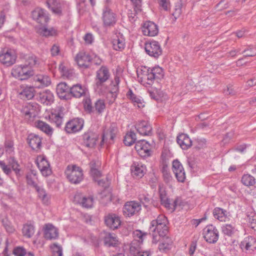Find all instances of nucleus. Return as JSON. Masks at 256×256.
Returning a JSON list of instances; mask_svg holds the SVG:
<instances>
[{"label":"nucleus","mask_w":256,"mask_h":256,"mask_svg":"<svg viewBox=\"0 0 256 256\" xmlns=\"http://www.w3.org/2000/svg\"><path fill=\"white\" fill-rule=\"evenodd\" d=\"M106 82L94 80V91L99 95H104L107 94V98H110L111 96L110 94V88L106 84Z\"/></svg>","instance_id":"nucleus-24"},{"label":"nucleus","mask_w":256,"mask_h":256,"mask_svg":"<svg viewBox=\"0 0 256 256\" xmlns=\"http://www.w3.org/2000/svg\"><path fill=\"white\" fill-rule=\"evenodd\" d=\"M137 132L142 136H148L152 134V127L146 120L138 121L135 125Z\"/></svg>","instance_id":"nucleus-26"},{"label":"nucleus","mask_w":256,"mask_h":256,"mask_svg":"<svg viewBox=\"0 0 256 256\" xmlns=\"http://www.w3.org/2000/svg\"><path fill=\"white\" fill-rule=\"evenodd\" d=\"M146 232H143L140 230H136L133 232V236L134 239L139 242H142L144 237L146 236Z\"/></svg>","instance_id":"nucleus-58"},{"label":"nucleus","mask_w":256,"mask_h":256,"mask_svg":"<svg viewBox=\"0 0 256 256\" xmlns=\"http://www.w3.org/2000/svg\"><path fill=\"white\" fill-rule=\"evenodd\" d=\"M168 224L166 217L164 214H160L150 222V228L152 232H156L160 236H164L168 232Z\"/></svg>","instance_id":"nucleus-2"},{"label":"nucleus","mask_w":256,"mask_h":256,"mask_svg":"<svg viewBox=\"0 0 256 256\" xmlns=\"http://www.w3.org/2000/svg\"><path fill=\"white\" fill-rule=\"evenodd\" d=\"M6 151L10 154L13 152L14 150V142L10 140H6L4 144Z\"/></svg>","instance_id":"nucleus-60"},{"label":"nucleus","mask_w":256,"mask_h":256,"mask_svg":"<svg viewBox=\"0 0 256 256\" xmlns=\"http://www.w3.org/2000/svg\"><path fill=\"white\" fill-rule=\"evenodd\" d=\"M35 92L34 86L24 84L21 85L18 90L20 98L24 100L32 99L34 96Z\"/></svg>","instance_id":"nucleus-20"},{"label":"nucleus","mask_w":256,"mask_h":256,"mask_svg":"<svg viewBox=\"0 0 256 256\" xmlns=\"http://www.w3.org/2000/svg\"><path fill=\"white\" fill-rule=\"evenodd\" d=\"M120 82V78L116 75L114 80L111 82L110 87V94L111 96V100H110V102L112 103L117 97L118 93L119 90V84Z\"/></svg>","instance_id":"nucleus-29"},{"label":"nucleus","mask_w":256,"mask_h":256,"mask_svg":"<svg viewBox=\"0 0 256 256\" xmlns=\"http://www.w3.org/2000/svg\"><path fill=\"white\" fill-rule=\"evenodd\" d=\"M236 231L237 230L235 226L232 224H226L222 226V234L228 236H233Z\"/></svg>","instance_id":"nucleus-48"},{"label":"nucleus","mask_w":256,"mask_h":256,"mask_svg":"<svg viewBox=\"0 0 256 256\" xmlns=\"http://www.w3.org/2000/svg\"><path fill=\"white\" fill-rule=\"evenodd\" d=\"M162 238L160 240L158 245V250L162 252H166L171 249L172 246V240L168 236H162Z\"/></svg>","instance_id":"nucleus-39"},{"label":"nucleus","mask_w":256,"mask_h":256,"mask_svg":"<svg viewBox=\"0 0 256 256\" xmlns=\"http://www.w3.org/2000/svg\"><path fill=\"white\" fill-rule=\"evenodd\" d=\"M66 174L70 182L73 184H78L83 179V174L82 169L76 166H68Z\"/></svg>","instance_id":"nucleus-5"},{"label":"nucleus","mask_w":256,"mask_h":256,"mask_svg":"<svg viewBox=\"0 0 256 256\" xmlns=\"http://www.w3.org/2000/svg\"><path fill=\"white\" fill-rule=\"evenodd\" d=\"M132 170L134 175L138 178H142L146 174V169L144 164L140 162H137L133 163Z\"/></svg>","instance_id":"nucleus-38"},{"label":"nucleus","mask_w":256,"mask_h":256,"mask_svg":"<svg viewBox=\"0 0 256 256\" xmlns=\"http://www.w3.org/2000/svg\"><path fill=\"white\" fill-rule=\"evenodd\" d=\"M161 172L162 174V177L164 180L167 184H170L173 178L168 169V166L166 164H163Z\"/></svg>","instance_id":"nucleus-46"},{"label":"nucleus","mask_w":256,"mask_h":256,"mask_svg":"<svg viewBox=\"0 0 256 256\" xmlns=\"http://www.w3.org/2000/svg\"><path fill=\"white\" fill-rule=\"evenodd\" d=\"M106 108L104 100L102 99L98 100L94 103V108L99 114H102Z\"/></svg>","instance_id":"nucleus-52"},{"label":"nucleus","mask_w":256,"mask_h":256,"mask_svg":"<svg viewBox=\"0 0 256 256\" xmlns=\"http://www.w3.org/2000/svg\"><path fill=\"white\" fill-rule=\"evenodd\" d=\"M86 88L80 84L74 85L70 88V94L75 98H80L85 96L86 92Z\"/></svg>","instance_id":"nucleus-40"},{"label":"nucleus","mask_w":256,"mask_h":256,"mask_svg":"<svg viewBox=\"0 0 256 256\" xmlns=\"http://www.w3.org/2000/svg\"><path fill=\"white\" fill-rule=\"evenodd\" d=\"M135 148L139 155L142 157H146L150 155V145L144 140L137 142L135 145Z\"/></svg>","instance_id":"nucleus-22"},{"label":"nucleus","mask_w":256,"mask_h":256,"mask_svg":"<svg viewBox=\"0 0 256 256\" xmlns=\"http://www.w3.org/2000/svg\"><path fill=\"white\" fill-rule=\"evenodd\" d=\"M113 48L116 50L121 51L125 46V39L122 34L119 33L116 34L112 40Z\"/></svg>","instance_id":"nucleus-34"},{"label":"nucleus","mask_w":256,"mask_h":256,"mask_svg":"<svg viewBox=\"0 0 256 256\" xmlns=\"http://www.w3.org/2000/svg\"><path fill=\"white\" fill-rule=\"evenodd\" d=\"M202 234L204 240L208 243H216L219 237V232L213 225L207 226L204 230Z\"/></svg>","instance_id":"nucleus-10"},{"label":"nucleus","mask_w":256,"mask_h":256,"mask_svg":"<svg viewBox=\"0 0 256 256\" xmlns=\"http://www.w3.org/2000/svg\"><path fill=\"white\" fill-rule=\"evenodd\" d=\"M38 100L44 105H50L54 101V96L50 90H46L38 94Z\"/></svg>","instance_id":"nucleus-27"},{"label":"nucleus","mask_w":256,"mask_h":256,"mask_svg":"<svg viewBox=\"0 0 256 256\" xmlns=\"http://www.w3.org/2000/svg\"><path fill=\"white\" fill-rule=\"evenodd\" d=\"M54 256H62V248L56 244H54L50 246Z\"/></svg>","instance_id":"nucleus-57"},{"label":"nucleus","mask_w":256,"mask_h":256,"mask_svg":"<svg viewBox=\"0 0 256 256\" xmlns=\"http://www.w3.org/2000/svg\"><path fill=\"white\" fill-rule=\"evenodd\" d=\"M118 132V129L115 123H112L106 126L104 130L101 145L104 144H113Z\"/></svg>","instance_id":"nucleus-3"},{"label":"nucleus","mask_w":256,"mask_h":256,"mask_svg":"<svg viewBox=\"0 0 256 256\" xmlns=\"http://www.w3.org/2000/svg\"><path fill=\"white\" fill-rule=\"evenodd\" d=\"M228 212L225 210L216 207L212 212L214 218L221 222H226L229 220Z\"/></svg>","instance_id":"nucleus-32"},{"label":"nucleus","mask_w":256,"mask_h":256,"mask_svg":"<svg viewBox=\"0 0 256 256\" xmlns=\"http://www.w3.org/2000/svg\"><path fill=\"white\" fill-rule=\"evenodd\" d=\"M13 254L16 256H24L26 254V250L22 246H17L14 248Z\"/></svg>","instance_id":"nucleus-59"},{"label":"nucleus","mask_w":256,"mask_h":256,"mask_svg":"<svg viewBox=\"0 0 256 256\" xmlns=\"http://www.w3.org/2000/svg\"><path fill=\"white\" fill-rule=\"evenodd\" d=\"M36 32L40 36L45 37L56 36L57 30L53 28H48L45 26H40L36 28Z\"/></svg>","instance_id":"nucleus-42"},{"label":"nucleus","mask_w":256,"mask_h":256,"mask_svg":"<svg viewBox=\"0 0 256 256\" xmlns=\"http://www.w3.org/2000/svg\"><path fill=\"white\" fill-rule=\"evenodd\" d=\"M84 40L86 44H90L94 41V36L91 33H87L84 35Z\"/></svg>","instance_id":"nucleus-61"},{"label":"nucleus","mask_w":256,"mask_h":256,"mask_svg":"<svg viewBox=\"0 0 256 256\" xmlns=\"http://www.w3.org/2000/svg\"><path fill=\"white\" fill-rule=\"evenodd\" d=\"M110 76L108 68L106 66H102L96 72L94 80L107 82Z\"/></svg>","instance_id":"nucleus-30"},{"label":"nucleus","mask_w":256,"mask_h":256,"mask_svg":"<svg viewBox=\"0 0 256 256\" xmlns=\"http://www.w3.org/2000/svg\"><path fill=\"white\" fill-rule=\"evenodd\" d=\"M38 198L41 200L42 202L46 205H48L50 203V196L46 194V190L40 186L36 187V188Z\"/></svg>","instance_id":"nucleus-47"},{"label":"nucleus","mask_w":256,"mask_h":256,"mask_svg":"<svg viewBox=\"0 0 256 256\" xmlns=\"http://www.w3.org/2000/svg\"><path fill=\"white\" fill-rule=\"evenodd\" d=\"M40 63L39 59L35 56L32 55L29 56L26 60V64L28 67L32 68L38 65Z\"/></svg>","instance_id":"nucleus-54"},{"label":"nucleus","mask_w":256,"mask_h":256,"mask_svg":"<svg viewBox=\"0 0 256 256\" xmlns=\"http://www.w3.org/2000/svg\"><path fill=\"white\" fill-rule=\"evenodd\" d=\"M141 210V205L134 201L126 203L123 208L124 214L126 216H131L137 214Z\"/></svg>","instance_id":"nucleus-17"},{"label":"nucleus","mask_w":256,"mask_h":256,"mask_svg":"<svg viewBox=\"0 0 256 256\" xmlns=\"http://www.w3.org/2000/svg\"><path fill=\"white\" fill-rule=\"evenodd\" d=\"M136 134L133 132H130L125 136L124 142L127 146H130L136 141Z\"/></svg>","instance_id":"nucleus-50"},{"label":"nucleus","mask_w":256,"mask_h":256,"mask_svg":"<svg viewBox=\"0 0 256 256\" xmlns=\"http://www.w3.org/2000/svg\"><path fill=\"white\" fill-rule=\"evenodd\" d=\"M176 141L178 144L183 150H187L192 145V142L189 136L184 134H179L177 136Z\"/></svg>","instance_id":"nucleus-37"},{"label":"nucleus","mask_w":256,"mask_h":256,"mask_svg":"<svg viewBox=\"0 0 256 256\" xmlns=\"http://www.w3.org/2000/svg\"><path fill=\"white\" fill-rule=\"evenodd\" d=\"M76 60L80 67L86 68L90 66L92 58L88 53L81 51L76 54Z\"/></svg>","instance_id":"nucleus-14"},{"label":"nucleus","mask_w":256,"mask_h":256,"mask_svg":"<svg viewBox=\"0 0 256 256\" xmlns=\"http://www.w3.org/2000/svg\"><path fill=\"white\" fill-rule=\"evenodd\" d=\"M104 244L108 246H116L118 245V240L117 236L114 234H106L104 238Z\"/></svg>","instance_id":"nucleus-43"},{"label":"nucleus","mask_w":256,"mask_h":256,"mask_svg":"<svg viewBox=\"0 0 256 256\" xmlns=\"http://www.w3.org/2000/svg\"><path fill=\"white\" fill-rule=\"evenodd\" d=\"M74 201L84 208H90L94 204V198L92 196H84L81 194H76L74 196Z\"/></svg>","instance_id":"nucleus-23"},{"label":"nucleus","mask_w":256,"mask_h":256,"mask_svg":"<svg viewBox=\"0 0 256 256\" xmlns=\"http://www.w3.org/2000/svg\"><path fill=\"white\" fill-rule=\"evenodd\" d=\"M16 58V52L14 50L5 48L0 52V62L7 66L14 64Z\"/></svg>","instance_id":"nucleus-7"},{"label":"nucleus","mask_w":256,"mask_h":256,"mask_svg":"<svg viewBox=\"0 0 256 256\" xmlns=\"http://www.w3.org/2000/svg\"><path fill=\"white\" fill-rule=\"evenodd\" d=\"M58 229L52 224H46L44 228V236L46 239H56L58 237Z\"/></svg>","instance_id":"nucleus-33"},{"label":"nucleus","mask_w":256,"mask_h":256,"mask_svg":"<svg viewBox=\"0 0 256 256\" xmlns=\"http://www.w3.org/2000/svg\"><path fill=\"white\" fill-rule=\"evenodd\" d=\"M40 111L37 104H28L23 106L20 112L22 116L27 121H32L38 114Z\"/></svg>","instance_id":"nucleus-6"},{"label":"nucleus","mask_w":256,"mask_h":256,"mask_svg":"<svg viewBox=\"0 0 256 256\" xmlns=\"http://www.w3.org/2000/svg\"><path fill=\"white\" fill-rule=\"evenodd\" d=\"M137 74L142 84L145 86L152 85L155 80H160L164 76L163 70L160 66L152 68L144 66L137 70Z\"/></svg>","instance_id":"nucleus-1"},{"label":"nucleus","mask_w":256,"mask_h":256,"mask_svg":"<svg viewBox=\"0 0 256 256\" xmlns=\"http://www.w3.org/2000/svg\"><path fill=\"white\" fill-rule=\"evenodd\" d=\"M240 246L242 250L251 254L256 249V239L252 236L246 237L241 242Z\"/></svg>","instance_id":"nucleus-19"},{"label":"nucleus","mask_w":256,"mask_h":256,"mask_svg":"<svg viewBox=\"0 0 256 256\" xmlns=\"http://www.w3.org/2000/svg\"><path fill=\"white\" fill-rule=\"evenodd\" d=\"M70 88L66 82H60L57 85L56 92L58 96L62 99H66L70 93Z\"/></svg>","instance_id":"nucleus-41"},{"label":"nucleus","mask_w":256,"mask_h":256,"mask_svg":"<svg viewBox=\"0 0 256 256\" xmlns=\"http://www.w3.org/2000/svg\"><path fill=\"white\" fill-rule=\"evenodd\" d=\"M36 126L48 136L52 135L53 128L47 123L41 120L36 122Z\"/></svg>","instance_id":"nucleus-44"},{"label":"nucleus","mask_w":256,"mask_h":256,"mask_svg":"<svg viewBox=\"0 0 256 256\" xmlns=\"http://www.w3.org/2000/svg\"><path fill=\"white\" fill-rule=\"evenodd\" d=\"M33 79L36 87L38 88L48 86L51 83L50 78L47 75L37 74Z\"/></svg>","instance_id":"nucleus-31"},{"label":"nucleus","mask_w":256,"mask_h":256,"mask_svg":"<svg viewBox=\"0 0 256 256\" xmlns=\"http://www.w3.org/2000/svg\"><path fill=\"white\" fill-rule=\"evenodd\" d=\"M27 142L32 150L39 149L42 146V138L36 134H30L28 136Z\"/></svg>","instance_id":"nucleus-35"},{"label":"nucleus","mask_w":256,"mask_h":256,"mask_svg":"<svg viewBox=\"0 0 256 256\" xmlns=\"http://www.w3.org/2000/svg\"><path fill=\"white\" fill-rule=\"evenodd\" d=\"M64 108L62 106H57L52 109L48 115V120L54 124L58 128H60L64 122Z\"/></svg>","instance_id":"nucleus-8"},{"label":"nucleus","mask_w":256,"mask_h":256,"mask_svg":"<svg viewBox=\"0 0 256 256\" xmlns=\"http://www.w3.org/2000/svg\"><path fill=\"white\" fill-rule=\"evenodd\" d=\"M12 74L20 80H26L33 76L34 71L26 64L18 65L12 69Z\"/></svg>","instance_id":"nucleus-4"},{"label":"nucleus","mask_w":256,"mask_h":256,"mask_svg":"<svg viewBox=\"0 0 256 256\" xmlns=\"http://www.w3.org/2000/svg\"><path fill=\"white\" fill-rule=\"evenodd\" d=\"M159 196L161 204L168 210L173 211L175 206L170 203V199L167 196L165 188L162 185L158 186Z\"/></svg>","instance_id":"nucleus-25"},{"label":"nucleus","mask_w":256,"mask_h":256,"mask_svg":"<svg viewBox=\"0 0 256 256\" xmlns=\"http://www.w3.org/2000/svg\"><path fill=\"white\" fill-rule=\"evenodd\" d=\"M144 35L148 36H154L158 33V27L154 22L146 21L143 23L142 26Z\"/></svg>","instance_id":"nucleus-15"},{"label":"nucleus","mask_w":256,"mask_h":256,"mask_svg":"<svg viewBox=\"0 0 256 256\" xmlns=\"http://www.w3.org/2000/svg\"><path fill=\"white\" fill-rule=\"evenodd\" d=\"M46 4L48 8L52 12L57 15H60L62 12L63 4L57 0H46Z\"/></svg>","instance_id":"nucleus-36"},{"label":"nucleus","mask_w":256,"mask_h":256,"mask_svg":"<svg viewBox=\"0 0 256 256\" xmlns=\"http://www.w3.org/2000/svg\"><path fill=\"white\" fill-rule=\"evenodd\" d=\"M2 223L5 230L8 233L12 234L15 232V228L7 218L2 219Z\"/></svg>","instance_id":"nucleus-56"},{"label":"nucleus","mask_w":256,"mask_h":256,"mask_svg":"<svg viewBox=\"0 0 256 256\" xmlns=\"http://www.w3.org/2000/svg\"><path fill=\"white\" fill-rule=\"evenodd\" d=\"M58 69L61 75L64 78H71L74 76V70L68 68V67L65 65L64 63H61L59 65Z\"/></svg>","instance_id":"nucleus-45"},{"label":"nucleus","mask_w":256,"mask_h":256,"mask_svg":"<svg viewBox=\"0 0 256 256\" xmlns=\"http://www.w3.org/2000/svg\"><path fill=\"white\" fill-rule=\"evenodd\" d=\"M241 182L244 186H253L256 184V179L252 176L246 174L242 176Z\"/></svg>","instance_id":"nucleus-51"},{"label":"nucleus","mask_w":256,"mask_h":256,"mask_svg":"<svg viewBox=\"0 0 256 256\" xmlns=\"http://www.w3.org/2000/svg\"><path fill=\"white\" fill-rule=\"evenodd\" d=\"M84 126V120L81 118H74L68 122L65 126L66 132L71 134L81 130Z\"/></svg>","instance_id":"nucleus-18"},{"label":"nucleus","mask_w":256,"mask_h":256,"mask_svg":"<svg viewBox=\"0 0 256 256\" xmlns=\"http://www.w3.org/2000/svg\"><path fill=\"white\" fill-rule=\"evenodd\" d=\"M36 164L43 176H48L51 174L52 172L50 164L44 156H38L36 158Z\"/></svg>","instance_id":"nucleus-13"},{"label":"nucleus","mask_w":256,"mask_h":256,"mask_svg":"<svg viewBox=\"0 0 256 256\" xmlns=\"http://www.w3.org/2000/svg\"><path fill=\"white\" fill-rule=\"evenodd\" d=\"M32 15L34 20L42 24L47 23L50 19L46 12L40 8H35L32 12Z\"/></svg>","instance_id":"nucleus-21"},{"label":"nucleus","mask_w":256,"mask_h":256,"mask_svg":"<svg viewBox=\"0 0 256 256\" xmlns=\"http://www.w3.org/2000/svg\"><path fill=\"white\" fill-rule=\"evenodd\" d=\"M60 46L56 44H54L50 49L51 54L52 56L58 55L60 53Z\"/></svg>","instance_id":"nucleus-64"},{"label":"nucleus","mask_w":256,"mask_h":256,"mask_svg":"<svg viewBox=\"0 0 256 256\" xmlns=\"http://www.w3.org/2000/svg\"><path fill=\"white\" fill-rule=\"evenodd\" d=\"M182 164L178 160H175L172 162V171H176L183 168Z\"/></svg>","instance_id":"nucleus-62"},{"label":"nucleus","mask_w":256,"mask_h":256,"mask_svg":"<svg viewBox=\"0 0 256 256\" xmlns=\"http://www.w3.org/2000/svg\"><path fill=\"white\" fill-rule=\"evenodd\" d=\"M102 18L103 22V26L106 28L114 26L117 22L116 14L108 6L104 8Z\"/></svg>","instance_id":"nucleus-9"},{"label":"nucleus","mask_w":256,"mask_h":256,"mask_svg":"<svg viewBox=\"0 0 256 256\" xmlns=\"http://www.w3.org/2000/svg\"><path fill=\"white\" fill-rule=\"evenodd\" d=\"M177 180L180 182H184L186 178V173L184 168L174 171V172Z\"/></svg>","instance_id":"nucleus-55"},{"label":"nucleus","mask_w":256,"mask_h":256,"mask_svg":"<svg viewBox=\"0 0 256 256\" xmlns=\"http://www.w3.org/2000/svg\"><path fill=\"white\" fill-rule=\"evenodd\" d=\"M136 12L141 10L142 0H130Z\"/></svg>","instance_id":"nucleus-63"},{"label":"nucleus","mask_w":256,"mask_h":256,"mask_svg":"<svg viewBox=\"0 0 256 256\" xmlns=\"http://www.w3.org/2000/svg\"><path fill=\"white\" fill-rule=\"evenodd\" d=\"M144 48L148 54L154 58H158L162 54V49L160 44L155 40L146 42Z\"/></svg>","instance_id":"nucleus-11"},{"label":"nucleus","mask_w":256,"mask_h":256,"mask_svg":"<svg viewBox=\"0 0 256 256\" xmlns=\"http://www.w3.org/2000/svg\"><path fill=\"white\" fill-rule=\"evenodd\" d=\"M37 180L36 175V174L32 172L26 176V182L28 184L34 188H36V187H38V186L36 180Z\"/></svg>","instance_id":"nucleus-53"},{"label":"nucleus","mask_w":256,"mask_h":256,"mask_svg":"<svg viewBox=\"0 0 256 256\" xmlns=\"http://www.w3.org/2000/svg\"><path fill=\"white\" fill-rule=\"evenodd\" d=\"M0 167L4 173L7 175H9L11 173V168L16 174H19L20 171L19 164L13 158H10L8 159V164H6L3 161H0Z\"/></svg>","instance_id":"nucleus-12"},{"label":"nucleus","mask_w":256,"mask_h":256,"mask_svg":"<svg viewBox=\"0 0 256 256\" xmlns=\"http://www.w3.org/2000/svg\"><path fill=\"white\" fill-rule=\"evenodd\" d=\"M34 227L32 224H26L24 225L22 233L25 237L31 238L34 235Z\"/></svg>","instance_id":"nucleus-49"},{"label":"nucleus","mask_w":256,"mask_h":256,"mask_svg":"<svg viewBox=\"0 0 256 256\" xmlns=\"http://www.w3.org/2000/svg\"><path fill=\"white\" fill-rule=\"evenodd\" d=\"M104 222L107 226L114 230L118 228L122 222L119 216L114 213H110L104 216Z\"/></svg>","instance_id":"nucleus-16"},{"label":"nucleus","mask_w":256,"mask_h":256,"mask_svg":"<svg viewBox=\"0 0 256 256\" xmlns=\"http://www.w3.org/2000/svg\"><path fill=\"white\" fill-rule=\"evenodd\" d=\"M98 136L92 132L84 133L82 136V144L87 148H93L96 144Z\"/></svg>","instance_id":"nucleus-28"}]
</instances>
